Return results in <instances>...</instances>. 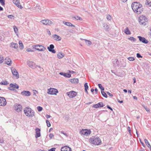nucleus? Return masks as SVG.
<instances>
[{"instance_id": "nucleus-1", "label": "nucleus", "mask_w": 151, "mask_h": 151, "mask_svg": "<svg viewBox=\"0 0 151 151\" xmlns=\"http://www.w3.org/2000/svg\"><path fill=\"white\" fill-rule=\"evenodd\" d=\"M24 112L26 116L28 117H32L35 116L34 111L29 107H25L24 110Z\"/></svg>"}, {"instance_id": "nucleus-2", "label": "nucleus", "mask_w": 151, "mask_h": 151, "mask_svg": "<svg viewBox=\"0 0 151 151\" xmlns=\"http://www.w3.org/2000/svg\"><path fill=\"white\" fill-rule=\"evenodd\" d=\"M90 142L95 145H100L101 141L98 137H93L90 139Z\"/></svg>"}, {"instance_id": "nucleus-3", "label": "nucleus", "mask_w": 151, "mask_h": 151, "mask_svg": "<svg viewBox=\"0 0 151 151\" xmlns=\"http://www.w3.org/2000/svg\"><path fill=\"white\" fill-rule=\"evenodd\" d=\"M139 22L140 24L145 26L147 23V18L145 16H142L139 18Z\"/></svg>"}, {"instance_id": "nucleus-4", "label": "nucleus", "mask_w": 151, "mask_h": 151, "mask_svg": "<svg viewBox=\"0 0 151 151\" xmlns=\"http://www.w3.org/2000/svg\"><path fill=\"white\" fill-rule=\"evenodd\" d=\"M141 5L139 2H135L132 3V7L134 12L136 11L140 6H141Z\"/></svg>"}, {"instance_id": "nucleus-5", "label": "nucleus", "mask_w": 151, "mask_h": 151, "mask_svg": "<svg viewBox=\"0 0 151 151\" xmlns=\"http://www.w3.org/2000/svg\"><path fill=\"white\" fill-rule=\"evenodd\" d=\"M58 92V90L56 89L50 88L48 89L47 93L51 95H56Z\"/></svg>"}, {"instance_id": "nucleus-6", "label": "nucleus", "mask_w": 151, "mask_h": 151, "mask_svg": "<svg viewBox=\"0 0 151 151\" xmlns=\"http://www.w3.org/2000/svg\"><path fill=\"white\" fill-rule=\"evenodd\" d=\"M91 132V131L90 129H82L80 132L81 135L87 136L90 134Z\"/></svg>"}, {"instance_id": "nucleus-7", "label": "nucleus", "mask_w": 151, "mask_h": 151, "mask_svg": "<svg viewBox=\"0 0 151 151\" xmlns=\"http://www.w3.org/2000/svg\"><path fill=\"white\" fill-rule=\"evenodd\" d=\"M33 47L36 50L41 51H44L46 49V48L40 45H34Z\"/></svg>"}, {"instance_id": "nucleus-8", "label": "nucleus", "mask_w": 151, "mask_h": 151, "mask_svg": "<svg viewBox=\"0 0 151 151\" xmlns=\"http://www.w3.org/2000/svg\"><path fill=\"white\" fill-rule=\"evenodd\" d=\"M10 87L8 88L9 90L11 91H14L15 89L14 88H12L11 87H12L14 88H16L18 89L19 88L18 85L16 83H15L14 84L10 83L9 84Z\"/></svg>"}, {"instance_id": "nucleus-9", "label": "nucleus", "mask_w": 151, "mask_h": 151, "mask_svg": "<svg viewBox=\"0 0 151 151\" xmlns=\"http://www.w3.org/2000/svg\"><path fill=\"white\" fill-rule=\"evenodd\" d=\"M40 22L44 24L49 25H50L53 24L52 22L48 19L43 20L41 21Z\"/></svg>"}, {"instance_id": "nucleus-10", "label": "nucleus", "mask_w": 151, "mask_h": 151, "mask_svg": "<svg viewBox=\"0 0 151 151\" xmlns=\"http://www.w3.org/2000/svg\"><path fill=\"white\" fill-rule=\"evenodd\" d=\"M6 104L5 99L3 97H0V106H4Z\"/></svg>"}, {"instance_id": "nucleus-11", "label": "nucleus", "mask_w": 151, "mask_h": 151, "mask_svg": "<svg viewBox=\"0 0 151 151\" xmlns=\"http://www.w3.org/2000/svg\"><path fill=\"white\" fill-rule=\"evenodd\" d=\"M67 95L70 98H73L77 95V93L73 91H71L67 93Z\"/></svg>"}, {"instance_id": "nucleus-12", "label": "nucleus", "mask_w": 151, "mask_h": 151, "mask_svg": "<svg viewBox=\"0 0 151 151\" xmlns=\"http://www.w3.org/2000/svg\"><path fill=\"white\" fill-rule=\"evenodd\" d=\"M138 38H139V41L144 44H147L148 41L145 37L140 36H138Z\"/></svg>"}, {"instance_id": "nucleus-13", "label": "nucleus", "mask_w": 151, "mask_h": 151, "mask_svg": "<svg viewBox=\"0 0 151 151\" xmlns=\"http://www.w3.org/2000/svg\"><path fill=\"white\" fill-rule=\"evenodd\" d=\"M27 64L30 67L34 69L36 68L35 64L33 62L28 61L27 62Z\"/></svg>"}, {"instance_id": "nucleus-14", "label": "nucleus", "mask_w": 151, "mask_h": 151, "mask_svg": "<svg viewBox=\"0 0 151 151\" xmlns=\"http://www.w3.org/2000/svg\"><path fill=\"white\" fill-rule=\"evenodd\" d=\"M54 45L52 44H51L50 45L49 47H48L47 48L49 51L54 53L56 52V51L54 49Z\"/></svg>"}, {"instance_id": "nucleus-15", "label": "nucleus", "mask_w": 151, "mask_h": 151, "mask_svg": "<svg viewBox=\"0 0 151 151\" xmlns=\"http://www.w3.org/2000/svg\"><path fill=\"white\" fill-rule=\"evenodd\" d=\"M143 9V6L141 5V6H140L136 11H135L134 12L138 14H140L142 12Z\"/></svg>"}, {"instance_id": "nucleus-16", "label": "nucleus", "mask_w": 151, "mask_h": 151, "mask_svg": "<svg viewBox=\"0 0 151 151\" xmlns=\"http://www.w3.org/2000/svg\"><path fill=\"white\" fill-rule=\"evenodd\" d=\"M15 110L18 112L20 111L22 109V105L18 104L14 105Z\"/></svg>"}, {"instance_id": "nucleus-17", "label": "nucleus", "mask_w": 151, "mask_h": 151, "mask_svg": "<svg viewBox=\"0 0 151 151\" xmlns=\"http://www.w3.org/2000/svg\"><path fill=\"white\" fill-rule=\"evenodd\" d=\"M61 151H71V149L70 147L65 146L61 147Z\"/></svg>"}, {"instance_id": "nucleus-18", "label": "nucleus", "mask_w": 151, "mask_h": 151, "mask_svg": "<svg viewBox=\"0 0 151 151\" xmlns=\"http://www.w3.org/2000/svg\"><path fill=\"white\" fill-rule=\"evenodd\" d=\"M21 94L26 96H29L31 95V93L29 91H24L21 92Z\"/></svg>"}, {"instance_id": "nucleus-19", "label": "nucleus", "mask_w": 151, "mask_h": 151, "mask_svg": "<svg viewBox=\"0 0 151 151\" xmlns=\"http://www.w3.org/2000/svg\"><path fill=\"white\" fill-rule=\"evenodd\" d=\"M36 135L35 137L36 138L39 137L40 136V129L39 128H37L35 129Z\"/></svg>"}, {"instance_id": "nucleus-20", "label": "nucleus", "mask_w": 151, "mask_h": 151, "mask_svg": "<svg viewBox=\"0 0 151 151\" xmlns=\"http://www.w3.org/2000/svg\"><path fill=\"white\" fill-rule=\"evenodd\" d=\"M11 70L13 75L15 76L17 78H19V76L15 68L12 69Z\"/></svg>"}, {"instance_id": "nucleus-21", "label": "nucleus", "mask_w": 151, "mask_h": 151, "mask_svg": "<svg viewBox=\"0 0 151 151\" xmlns=\"http://www.w3.org/2000/svg\"><path fill=\"white\" fill-rule=\"evenodd\" d=\"M14 3L19 8L21 9L22 8V6L20 5V3L19 2V0H14Z\"/></svg>"}, {"instance_id": "nucleus-22", "label": "nucleus", "mask_w": 151, "mask_h": 151, "mask_svg": "<svg viewBox=\"0 0 151 151\" xmlns=\"http://www.w3.org/2000/svg\"><path fill=\"white\" fill-rule=\"evenodd\" d=\"M5 63L8 65L10 66L12 64V60L10 58L6 57L5 60Z\"/></svg>"}, {"instance_id": "nucleus-23", "label": "nucleus", "mask_w": 151, "mask_h": 151, "mask_svg": "<svg viewBox=\"0 0 151 151\" xmlns=\"http://www.w3.org/2000/svg\"><path fill=\"white\" fill-rule=\"evenodd\" d=\"M59 74L61 75L64 76L65 77L70 78L71 76V75L70 74L68 73H66L63 72H60L59 73Z\"/></svg>"}, {"instance_id": "nucleus-24", "label": "nucleus", "mask_w": 151, "mask_h": 151, "mask_svg": "<svg viewBox=\"0 0 151 151\" xmlns=\"http://www.w3.org/2000/svg\"><path fill=\"white\" fill-rule=\"evenodd\" d=\"M34 9L37 12H40L41 11V7L38 4H37L36 6L34 8Z\"/></svg>"}, {"instance_id": "nucleus-25", "label": "nucleus", "mask_w": 151, "mask_h": 151, "mask_svg": "<svg viewBox=\"0 0 151 151\" xmlns=\"http://www.w3.org/2000/svg\"><path fill=\"white\" fill-rule=\"evenodd\" d=\"M53 37L55 38V40L57 41H60L61 40V38L59 35L55 34L53 35Z\"/></svg>"}, {"instance_id": "nucleus-26", "label": "nucleus", "mask_w": 151, "mask_h": 151, "mask_svg": "<svg viewBox=\"0 0 151 151\" xmlns=\"http://www.w3.org/2000/svg\"><path fill=\"white\" fill-rule=\"evenodd\" d=\"M11 46L12 48H14L17 49L18 47V44L17 43L12 42L11 43Z\"/></svg>"}, {"instance_id": "nucleus-27", "label": "nucleus", "mask_w": 151, "mask_h": 151, "mask_svg": "<svg viewBox=\"0 0 151 151\" xmlns=\"http://www.w3.org/2000/svg\"><path fill=\"white\" fill-rule=\"evenodd\" d=\"M70 81L72 83H77L78 81V79L77 78H73L70 80Z\"/></svg>"}, {"instance_id": "nucleus-28", "label": "nucleus", "mask_w": 151, "mask_h": 151, "mask_svg": "<svg viewBox=\"0 0 151 151\" xmlns=\"http://www.w3.org/2000/svg\"><path fill=\"white\" fill-rule=\"evenodd\" d=\"M145 4L148 6L151 7V0H147L146 1Z\"/></svg>"}, {"instance_id": "nucleus-29", "label": "nucleus", "mask_w": 151, "mask_h": 151, "mask_svg": "<svg viewBox=\"0 0 151 151\" xmlns=\"http://www.w3.org/2000/svg\"><path fill=\"white\" fill-rule=\"evenodd\" d=\"M144 141L147 146L148 148H150V150H151V146L148 142V140L147 139H144Z\"/></svg>"}, {"instance_id": "nucleus-30", "label": "nucleus", "mask_w": 151, "mask_h": 151, "mask_svg": "<svg viewBox=\"0 0 151 151\" xmlns=\"http://www.w3.org/2000/svg\"><path fill=\"white\" fill-rule=\"evenodd\" d=\"M113 64L115 66H118L119 64V62L117 59H116L113 61Z\"/></svg>"}, {"instance_id": "nucleus-31", "label": "nucleus", "mask_w": 151, "mask_h": 151, "mask_svg": "<svg viewBox=\"0 0 151 151\" xmlns=\"http://www.w3.org/2000/svg\"><path fill=\"white\" fill-rule=\"evenodd\" d=\"M124 32L127 35H130L131 33L127 27L124 30Z\"/></svg>"}, {"instance_id": "nucleus-32", "label": "nucleus", "mask_w": 151, "mask_h": 151, "mask_svg": "<svg viewBox=\"0 0 151 151\" xmlns=\"http://www.w3.org/2000/svg\"><path fill=\"white\" fill-rule=\"evenodd\" d=\"M57 56L58 58H61L64 57V55L62 52H59L58 53Z\"/></svg>"}, {"instance_id": "nucleus-33", "label": "nucleus", "mask_w": 151, "mask_h": 151, "mask_svg": "<svg viewBox=\"0 0 151 151\" xmlns=\"http://www.w3.org/2000/svg\"><path fill=\"white\" fill-rule=\"evenodd\" d=\"M84 87H85V92L88 94V93L87 91V89L88 88V83H86L84 84Z\"/></svg>"}, {"instance_id": "nucleus-34", "label": "nucleus", "mask_w": 151, "mask_h": 151, "mask_svg": "<svg viewBox=\"0 0 151 151\" xmlns=\"http://www.w3.org/2000/svg\"><path fill=\"white\" fill-rule=\"evenodd\" d=\"M19 47L20 49L22 50L24 48V46L21 41L20 40L19 42Z\"/></svg>"}, {"instance_id": "nucleus-35", "label": "nucleus", "mask_w": 151, "mask_h": 151, "mask_svg": "<svg viewBox=\"0 0 151 151\" xmlns=\"http://www.w3.org/2000/svg\"><path fill=\"white\" fill-rule=\"evenodd\" d=\"M84 40L85 41V42L87 45L89 46L92 45V42L86 39H84Z\"/></svg>"}, {"instance_id": "nucleus-36", "label": "nucleus", "mask_w": 151, "mask_h": 151, "mask_svg": "<svg viewBox=\"0 0 151 151\" xmlns=\"http://www.w3.org/2000/svg\"><path fill=\"white\" fill-rule=\"evenodd\" d=\"M13 28L14 29V31L15 32V33L16 34V35H18V29L17 27L15 26H13Z\"/></svg>"}, {"instance_id": "nucleus-37", "label": "nucleus", "mask_w": 151, "mask_h": 151, "mask_svg": "<svg viewBox=\"0 0 151 151\" xmlns=\"http://www.w3.org/2000/svg\"><path fill=\"white\" fill-rule=\"evenodd\" d=\"M9 83L6 81H3L0 83V84L1 85H7Z\"/></svg>"}, {"instance_id": "nucleus-38", "label": "nucleus", "mask_w": 151, "mask_h": 151, "mask_svg": "<svg viewBox=\"0 0 151 151\" xmlns=\"http://www.w3.org/2000/svg\"><path fill=\"white\" fill-rule=\"evenodd\" d=\"M101 91V93L102 95V96L104 97H105L106 98H107V94H106V93L104 91Z\"/></svg>"}, {"instance_id": "nucleus-39", "label": "nucleus", "mask_w": 151, "mask_h": 151, "mask_svg": "<svg viewBox=\"0 0 151 151\" xmlns=\"http://www.w3.org/2000/svg\"><path fill=\"white\" fill-rule=\"evenodd\" d=\"M98 85L99 88L101 89V91H103L104 90V88L103 87H102L101 84H99Z\"/></svg>"}, {"instance_id": "nucleus-40", "label": "nucleus", "mask_w": 151, "mask_h": 151, "mask_svg": "<svg viewBox=\"0 0 151 151\" xmlns=\"http://www.w3.org/2000/svg\"><path fill=\"white\" fill-rule=\"evenodd\" d=\"M99 107H103L104 106L102 102H99L98 104Z\"/></svg>"}, {"instance_id": "nucleus-41", "label": "nucleus", "mask_w": 151, "mask_h": 151, "mask_svg": "<svg viewBox=\"0 0 151 151\" xmlns=\"http://www.w3.org/2000/svg\"><path fill=\"white\" fill-rule=\"evenodd\" d=\"M4 61V58L2 55H0V64L2 63Z\"/></svg>"}, {"instance_id": "nucleus-42", "label": "nucleus", "mask_w": 151, "mask_h": 151, "mask_svg": "<svg viewBox=\"0 0 151 151\" xmlns=\"http://www.w3.org/2000/svg\"><path fill=\"white\" fill-rule=\"evenodd\" d=\"M74 18L76 20H79L81 21L82 20V18L78 16L74 17Z\"/></svg>"}, {"instance_id": "nucleus-43", "label": "nucleus", "mask_w": 151, "mask_h": 151, "mask_svg": "<svg viewBox=\"0 0 151 151\" xmlns=\"http://www.w3.org/2000/svg\"><path fill=\"white\" fill-rule=\"evenodd\" d=\"M129 40L132 41L133 42H134L136 40V39L134 38L133 37H130L129 38Z\"/></svg>"}, {"instance_id": "nucleus-44", "label": "nucleus", "mask_w": 151, "mask_h": 151, "mask_svg": "<svg viewBox=\"0 0 151 151\" xmlns=\"http://www.w3.org/2000/svg\"><path fill=\"white\" fill-rule=\"evenodd\" d=\"M37 109L39 111H40L42 110V108L40 106H38L37 107Z\"/></svg>"}, {"instance_id": "nucleus-45", "label": "nucleus", "mask_w": 151, "mask_h": 151, "mask_svg": "<svg viewBox=\"0 0 151 151\" xmlns=\"http://www.w3.org/2000/svg\"><path fill=\"white\" fill-rule=\"evenodd\" d=\"M128 59L130 61H133L135 59L134 57H129L128 58Z\"/></svg>"}, {"instance_id": "nucleus-46", "label": "nucleus", "mask_w": 151, "mask_h": 151, "mask_svg": "<svg viewBox=\"0 0 151 151\" xmlns=\"http://www.w3.org/2000/svg\"><path fill=\"white\" fill-rule=\"evenodd\" d=\"M47 125L48 127H50L51 126V124L49 121L47 120H46V121Z\"/></svg>"}, {"instance_id": "nucleus-47", "label": "nucleus", "mask_w": 151, "mask_h": 151, "mask_svg": "<svg viewBox=\"0 0 151 151\" xmlns=\"http://www.w3.org/2000/svg\"><path fill=\"white\" fill-rule=\"evenodd\" d=\"M0 2L2 5L3 6L5 5L4 0H0Z\"/></svg>"}, {"instance_id": "nucleus-48", "label": "nucleus", "mask_w": 151, "mask_h": 151, "mask_svg": "<svg viewBox=\"0 0 151 151\" xmlns=\"http://www.w3.org/2000/svg\"><path fill=\"white\" fill-rule=\"evenodd\" d=\"M67 24H67V26L75 27V26L73 24H72L70 22H68V23H67Z\"/></svg>"}, {"instance_id": "nucleus-49", "label": "nucleus", "mask_w": 151, "mask_h": 151, "mask_svg": "<svg viewBox=\"0 0 151 151\" xmlns=\"http://www.w3.org/2000/svg\"><path fill=\"white\" fill-rule=\"evenodd\" d=\"M106 18L107 19L109 20H111V16L109 15L107 16Z\"/></svg>"}, {"instance_id": "nucleus-50", "label": "nucleus", "mask_w": 151, "mask_h": 151, "mask_svg": "<svg viewBox=\"0 0 151 151\" xmlns=\"http://www.w3.org/2000/svg\"><path fill=\"white\" fill-rule=\"evenodd\" d=\"M9 18L11 19H14V16L12 15H8L7 16Z\"/></svg>"}, {"instance_id": "nucleus-51", "label": "nucleus", "mask_w": 151, "mask_h": 151, "mask_svg": "<svg viewBox=\"0 0 151 151\" xmlns=\"http://www.w3.org/2000/svg\"><path fill=\"white\" fill-rule=\"evenodd\" d=\"M104 27L106 29H108L109 28V27L107 24H105L104 26Z\"/></svg>"}, {"instance_id": "nucleus-52", "label": "nucleus", "mask_w": 151, "mask_h": 151, "mask_svg": "<svg viewBox=\"0 0 151 151\" xmlns=\"http://www.w3.org/2000/svg\"><path fill=\"white\" fill-rule=\"evenodd\" d=\"M93 108H99V106L98 105V104L93 105Z\"/></svg>"}, {"instance_id": "nucleus-53", "label": "nucleus", "mask_w": 151, "mask_h": 151, "mask_svg": "<svg viewBox=\"0 0 151 151\" xmlns=\"http://www.w3.org/2000/svg\"><path fill=\"white\" fill-rule=\"evenodd\" d=\"M137 57L138 58H141L142 57L141 55L139 53H137Z\"/></svg>"}, {"instance_id": "nucleus-54", "label": "nucleus", "mask_w": 151, "mask_h": 151, "mask_svg": "<svg viewBox=\"0 0 151 151\" xmlns=\"http://www.w3.org/2000/svg\"><path fill=\"white\" fill-rule=\"evenodd\" d=\"M127 129L128 130L129 134H130V135H131V129L130 127H128L127 128Z\"/></svg>"}, {"instance_id": "nucleus-55", "label": "nucleus", "mask_w": 151, "mask_h": 151, "mask_svg": "<svg viewBox=\"0 0 151 151\" xmlns=\"http://www.w3.org/2000/svg\"><path fill=\"white\" fill-rule=\"evenodd\" d=\"M56 148H52L48 150V151H55Z\"/></svg>"}, {"instance_id": "nucleus-56", "label": "nucleus", "mask_w": 151, "mask_h": 151, "mask_svg": "<svg viewBox=\"0 0 151 151\" xmlns=\"http://www.w3.org/2000/svg\"><path fill=\"white\" fill-rule=\"evenodd\" d=\"M49 136L50 138V139H52L53 137L54 136V135L52 134H49Z\"/></svg>"}, {"instance_id": "nucleus-57", "label": "nucleus", "mask_w": 151, "mask_h": 151, "mask_svg": "<svg viewBox=\"0 0 151 151\" xmlns=\"http://www.w3.org/2000/svg\"><path fill=\"white\" fill-rule=\"evenodd\" d=\"M28 52H33V51L32 50H31L30 48H28L26 50Z\"/></svg>"}, {"instance_id": "nucleus-58", "label": "nucleus", "mask_w": 151, "mask_h": 151, "mask_svg": "<svg viewBox=\"0 0 151 151\" xmlns=\"http://www.w3.org/2000/svg\"><path fill=\"white\" fill-rule=\"evenodd\" d=\"M140 141L141 144H142V145L144 147H145V145L144 144V143H143V142L140 140Z\"/></svg>"}, {"instance_id": "nucleus-59", "label": "nucleus", "mask_w": 151, "mask_h": 151, "mask_svg": "<svg viewBox=\"0 0 151 151\" xmlns=\"http://www.w3.org/2000/svg\"><path fill=\"white\" fill-rule=\"evenodd\" d=\"M107 107L108 109H110L112 111H113V109H112V108H111L109 106L107 105Z\"/></svg>"}, {"instance_id": "nucleus-60", "label": "nucleus", "mask_w": 151, "mask_h": 151, "mask_svg": "<svg viewBox=\"0 0 151 151\" xmlns=\"http://www.w3.org/2000/svg\"><path fill=\"white\" fill-rule=\"evenodd\" d=\"M107 93L109 96H113V95L112 94H111V93H110L109 92H107Z\"/></svg>"}, {"instance_id": "nucleus-61", "label": "nucleus", "mask_w": 151, "mask_h": 151, "mask_svg": "<svg viewBox=\"0 0 151 151\" xmlns=\"http://www.w3.org/2000/svg\"><path fill=\"white\" fill-rule=\"evenodd\" d=\"M47 33L49 35H50L51 34V32L49 30V29H47Z\"/></svg>"}, {"instance_id": "nucleus-62", "label": "nucleus", "mask_w": 151, "mask_h": 151, "mask_svg": "<svg viewBox=\"0 0 151 151\" xmlns=\"http://www.w3.org/2000/svg\"><path fill=\"white\" fill-rule=\"evenodd\" d=\"M150 32H149V33L150 35V36H151V27L150 28Z\"/></svg>"}, {"instance_id": "nucleus-63", "label": "nucleus", "mask_w": 151, "mask_h": 151, "mask_svg": "<svg viewBox=\"0 0 151 151\" xmlns=\"http://www.w3.org/2000/svg\"><path fill=\"white\" fill-rule=\"evenodd\" d=\"M133 83H135L136 81V78L135 77H134L133 79Z\"/></svg>"}, {"instance_id": "nucleus-64", "label": "nucleus", "mask_w": 151, "mask_h": 151, "mask_svg": "<svg viewBox=\"0 0 151 151\" xmlns=\"http://www.w3.org/2000/svg\"><path fill=\"white\" fill-rule=\"evenodd\" d=\"M144 108L147 111H150V110L148 108H147V107H145Z\"/></svg>"}]
</instances>
